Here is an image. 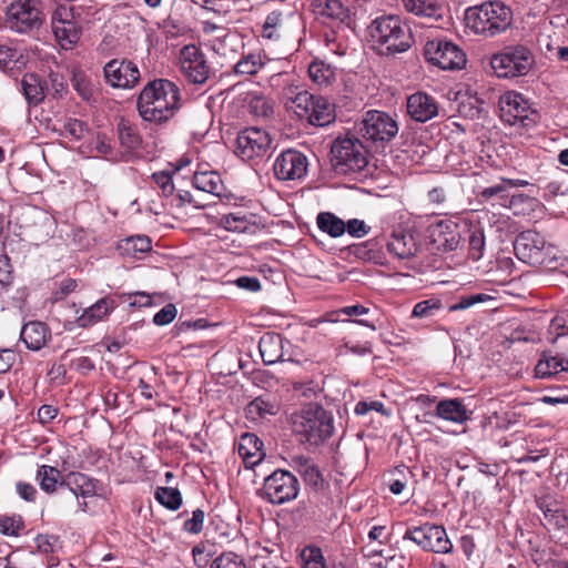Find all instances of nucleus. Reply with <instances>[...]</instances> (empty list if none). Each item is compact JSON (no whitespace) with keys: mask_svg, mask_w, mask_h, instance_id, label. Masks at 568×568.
<instances>
[{"mask_svg":"<svg viewBox=\"0 0 568 568\" xmlns=\"http://www.w3.org/2000/svg\"><path fill=\"white\" fill-rule=\"evenodd\" d=\"M212 568H246L243 559L235 552L229 551L220 555L212 564Z\"/></svg>","mask_w":568,"mask_h":568,"instance_id":"nucleus-54","label":"nucleus"},{"mask_svg":"<svg viewBox=\"0 0 568 568\" xmlns=\"http://www.w3.org/2000/svg\"><path fill=\"white\" fill-rule=\"evenodd\" d=\"M538 505L544 514L545 526L548 529L564 530L568 527V517L557 501L542 499Z\"/></svg>","mask_w":568,"mask_h":568,"instance_id":"nucleus-27","label":"nucleus"},{"mask_svg":"<svg viewBox=\"0 0 568 568\" xmlns=\"http://www.w3.org/2000/svg\"><path fill=\"white\" fill-rule=\"evenodd\" d=\"M346 231L352 236L362 237L369 232V226L362 220L353 219L346 223Z\"/></svg>","mask_w":568,"mask_h":568,"instance_id":"nucleus-63","label":"nucleus"},{"mask_svg":"<svg viewBox=\"0 0 568 568\" xmlns=\"http://www.w3.org/2000/svg\"><path fill=\"white\" fill-rule=\"evenodd\" d=\"M6 16V26L20 33L38 29L42 23L41 11L30 0L12 3Z\"/></svg>","mask_w":568,"mask_h":568,"instance_id":"nucleus-13","label":"nucleus"},{"mask_svg":"<svg viewBox=\"0 0 568 568\" xmlns=\"http://www.w3.org/2000/svg\"><path fill=\"white\" fill-rule=\"evenodd\" d=\"M300 493L296 476L284 469H276L264 479L261 496L274 505L294 500Z\"/></svg>","mask_w":568,"mask_h":568,"instance_id":"nucleus-8","label":"nucleus"},{"mask_svg":"<svg viewBox=\"0 0 568 568\" xmlns=\"http://www.w3.org/2000/svg\"><path fill=\"white\" fill-rule=\"evenodd\" d=\"M535 58L524 44H510L490 59V67L498 78L513 79L526 75L532 68Z\"/></svg>","mask_w":568,"mask_h":568,"instance_id":"nucleus-5","label":"nucleus"},{"mask_svg":"<svg viewBox=\"0 0 568 568\" xmlns=\"http://www.w3.org/2000/svg\"><path fill=\"white\" fill-rule=\"evenodd\" d=\"M283 13L280 11H273L266 17L262 26L261 36L265 40L278 41L283 34Z\"/></svg>","mask_w":568,"mask_h":568,"instance_id":"nucleus-47","label":"nucleus"},{"mask_svg":"<svg viewBox=\"0 0 568 568\" xmlns=\"http://www.w3.org/2000/svg\"><path fill=\"white\" fill-rule=\"evenodd\" d=\"M516 256L530 265H542L547 261L550 246L546 245L544 236L539 233L528 230L517 235L514 243Z\"/></svg>","mask_w":568,"mask_h":568,"instance_id":"nucleus-11","label":"nucleus"},{"mask_svg":"<svg viewBox=\"0 0 568 568\" xmlns=\"http://www.w3.org/2000/svg\"><path fill=\"white\" fill-rule=\"evenodd\" d=\"M152 179L155 184L162 190L165 196H169L174 191V185L172 183V175L168 172H155L152 174Z\"/></svg>","mask_w":568,"mask_h":568,"instance_id":"nucleus-62","label":"nucleus"},{"mask_svg":"<svg viewBox=\"0 0 568 568\" xmlns=\"http://www.w3.org/2000/svg\"><path fill=\"white\" fill-rule=\"evenodd\" d=\"M178 310L174 304H166L153 317V323L158 326L170 324L176 317Z\"/></svg>","mask_w":568,"mask_h":568,"instance_id":"nucleus-59","label":"nucleus"},{"mask_svg":"<svg viewBox=\"0 0 568 568\" xmlns=\"http://www.w3.org/2000/svg\"><path fill=\"white\" fill-rule=\"evenodd\" d=\"M180 89L168 79L150 81L141 91L136 108L148 122L161 124L172 119L180 108Z\"/></svg>","mask_w":568,"mask_h":568,"instance_id":"nucleus-1","label":"nucleus"},{"mask_svg":"<svg viewBox=\"0 0 568 568\" xmlns=\"http://www.w3.org/2000/svg\"><path fill=\"white\" fill-rule=\"evenodd\" d=\"M480 196L484 200H490L496 197L498 200V204L506 206L509 202L508 189L506 185V180H503L500 183L491 185L489 187H485L480 192Z\"/></svg>","mask_w":568,"mask_h":568,"instance_id":"nucleus-51","label":"nucleus"},{"mask_svg":"<svg viewBox=\"0 0 568 568\" xmlns=\"http://www.w3.org/2000/svg\"><path fill=\"white\" fill-rule=\"evenodd\" d=\"M64 477L59 469L49 465L40 466L36 476L40 488L48 494H53L58 487L61 488V481Z\"/></svg>","mask_w":568,"mask_h":568,"instance_id":"nucleus-37","label":"nucleus"},{"mask_svg":"<svg viewBox=\"0 0 568 568\" xmlns=\"http://www.w3.org/2000/svg\"><path fill=\"white\" fill-rule=\"evenodd\" d=\"M84 22L73 18L64 8L58 7L52 14V31L64 50L73 48L81 39Z\"/></svg>","mask_w":568,"mask_h":568,"instance_id":"nucleus-15","label":"nucleus"},{"mask_svg":"<svg viewBox=\"0 0 568 568\" xmlns=\"http://www.w3.org/2000/svg\"><path fill=\"white\" fill-rule=\"evenodd\" d=\"M308 74L311 79L320 84H328L332 77L331 68L325 65L323 62H312L308 65Z\"/></svg>","mask_w":568,"mask_h":568,"instance_id":"nucleus-52","label":"nucleus"},{"mask_svg":"<svg viewBox=\"0 0 568 568\" xmlns=\"http://www.w3.org/2000/svg\"><path fill=\"white\" fill-rule=\"evenodd\" d=\"M192 184L196 190L215 196H220L224 190L221 176L216 172H196Z\"/></svg>","mask_w":568,"mask_h":568,"instance_id":"nucleus-36","label":"nucleus"},{"mask_svg":"<svg viewBox=\"0 0 568 568\" xmlns=\"http://www.w3.org/2000/svg\"><path fill=\"white\" fill-rule=\"evenodd\" d=\"M67 4L60 6L68 13L82 22H87L98 11V2L95 0H67Z\"/></svg>","mask_w":568,"mask_h":568,"instance_id":"nucleus-41","label":"nucleus"},{"mask_svg":"<svg viewBox=\"0 0 568 568\" xmlns=\"http://www.w3.org/2000/svg\"><path fill=\"white\" fill-rule=\"evenodd\" d=\"M290 466L302 476L306 485L315 489L323 487V475L312 458L305 455H294L291 457Z\"/></svg>","mask_w":568,"mask_h":568,"instance_id":"nucleus-22","label":"nucleus"},{"mask_svg":"<svg viewBox=\"0 0 568 568\" xmlns=\"http://www.w3.org/2000/svg\"><path fill=\"white\" fill-rule=\"evenodd\" d=\"M23 523L20 517L0 516V531L7 536H18Z\"/></svg>","mask_w":568,"mask_h":568,"instance_id":"nucleus-57","label":"nucleus"},{"mask_svg":"<svg viewBox=\"0 0 568 568\" xmlns=\"http://www.w3.org/2000/svg\"><path fill=\"white\" fill-rule=\"evenodd\" d=\"M205 513L202 509H195L192 517L184 521L183 529L190 534H199L203 529Z\"/></svg>","mask_w":568,"mask_h":568,"instance_id":"nucleus-60","label":"nucleus"},{"mask_svg":"<svg viewBox=\"0 0 568 568\" xmlns=\"http://www.w3.org/2000/svg\"><path fill=\"white\" fill-rule=\"evenodd\" d=\"M463 244L468 245V255L471 260L478 261L484 255L485 235L484 230L471 224H463Z\"/></svg>","mask_w":568,"mask_h":568,"instance_id":"nucleus-30","label":"nucleus"},{"mask_svg":"<svg viewBox=\"0 0 568 568\" xmlns=\"http://www.w3.org/2000/svg\"><path fill=\"white\" fill-rule=\"evenodd\" d=\"M154 496L161 505L171 510H176L182 505V495L178 488L158 487Z\"/></svg>","mask_w":568,"mask_h":568,"instance_id":"nucleus-48","label":"nucleus"},{"mask_svg":"<svg viewBox=\"0 0 568 568\" xmlns=\"http://www.w3.org/2000/svg\"><path fill=\"white\" fill-rule=\"evenodd\" d=\"M237 452L247 468L257 465L265 456L263 442L252 433H245L240 437Z\"/></svg>","mask_w":568,"mask_h":568,"instance_id":"nucleus-23","label":"nucleus"},{"mask_svg":"<svg viewBox=\"0 0 568 568\" xmlns=\"http://www.w3.org/2000/svg\"><path fill=\"white\" fill-rule=\"evenodd\" d=\"M258 349L265 365H273L282 361L284 352L281 335L276 333L264 334L260 339Z\"/></svg>","mask_w":568,"mask_h":568,"instance_id":"nucleus-24","label":"nucleus"},{"mask_svg":"<svg viewBox=\"0 0 568 568\" xmlns=\"http://www.w3.org/2000/svg\"><path fill=\"white\" fill-rule=\"evenodd\" d=\"M105 82L116 89H132L140 81V71L134 62L112 59L103 68Z\"/></svg>","mask_w":568,"mask_h":568,"instance_id":"nucleus-16","label":"nucleus"},{"mask_svg":"<svg viewBox=\"0 0 568 568\" xmlns=\"http://www.w3.org/2000/svg\"><path fill=\"white\" fill-rule=\"evenodd\" d=\"M349 255L363 262L379 263L381 252L377 242L368 240L348 247Z\"/></svg>","mask_w":568,"mask_h":568,"instance_id":"nucleus-44","label":"nucleus"},{"mask_svg":"<svg viewBox=\"0 0 568 568\" xmlns=\"http://www.w3.org/2000/svg\"><path fill=\"white\" fill-rule=\"evenodd\" d=\"M307 168V158L294 149L283 151L273 165L275 176L282 181L302 179L306 175Z\"/></svg>","mask_w":568,"mask_h":568,"instance_id":"nucleus-17","label":"nucleus"},{"mask_svg":"<svg viewBox=\"0 0 568 568\" xmlns=\"http://www.w3.org/2000/svg\"><path fill=\"white\" fill-rule=\"evenodd\" d=\"M424 57L433 65L443 70H460L466 64V54L454 42L433 39L424 47Z\"/></svg>","mask_w":568,"mask_h":568,"instance_id":"nucleus-9","label":"nucleus"},{"mask_svg":"<svg viewBox=\"0 0 568 568\" xmlns=\"http://www.w3.org/2000/svg\"><path fill=\"white\" fill-rule=\"evenodd\" d=\"M50 337V332L47 325L42 322H29L23 325L20 338L24 342L26 346L31 351H39Z\"/></svg>","mask_w":568,"mask_h":568,"instance_id":"nucleus-25","label":"nucleus"},{"mask_svg":"<svg viewBox=\"0 0 568 568\" xmlns=\"http://www.w3.org/2000/svg\"><path fill=\"white\" fill-rule=\"evenodd\" d=\"M499 114L504 123L515 126H528L534 122L530 115L534 112L523 94L509 91L499 98Z\"/></svg>","mask_w":568,"mask_h":568,"instance_id":"nucleus-12","label":"nucleus"},{"mask_svg":"<svg viewBox=\"0 0 568 568\" xmlns=\"http://www.w3.org/2000/svg\"><path fill=\"white\" fill-rule=\"evenodd\" d=\"M62 128L64 135L75 141L85 139L90 133V128L85 122L73 118L67 119Z\"/></svg>","mask_w":568,"mask_h":568,"instance_id":"nucleus-49","label":"nucleus"},{"mask_svg":"<svg viewBox=\"0 0 568 568\" xmlns=\"http://www.w3.org/2000/svg\"><path fill=\"white\" fill-rule=\"evenodd\" d=\"M463 225L452 221H439L430 226L433 244L442 252H453L463 246Z\"/></svg>","mask_w":568,"mask_h":568,"instance_id":"nucleus-18","label":"nucleus"},{"mask_svg":"<svg viewBox=\"0 0 568 568\" xmlns=\"http://www.w3.org/2000/svg\"><path fill=\"white\" fill-rule=\"evenodd\" d=\"M317 12L338 27H349L351 24L349 10L339 0H325L324 2H320L317 4Z\"/></svg>","mask_w":568,"mask_h":568,"instance_id":"nucleus-28","label":"nucleus"},{"mask_svg":"<svg viewBox=\"0 0 568 568\" xmlns=\"http://www.w3.org/2000/svg\"><path fill=\"white\" fill-rule=\"evenodd\" d=\"M220 225L230 232L253 233L256 229L253 214L233 212L222 215Z\"/></svg>","mask_w":568,"mask_h":568,"instance_id":"nucleus-31","label":"nucleus"},{"mask_svg":"<svg viewBox=\"0 0 568 568\" xmlns=\"http://www.w3.org/2000/svg\"><path fill=\"white\" fill-rule=\"evenodd\" d=\"M271 143L270 134L265 130L246 128L237 135L236 153L246 161L263 158L271 150Z\"/></svg>","mask_w":568,"mask_h":568,"instance_id":"nucleus-14","label":"nucleus"},{"mask_svg":"<svg viewBox=\"0 0 568 568\" xmlns=\"http://www.w3.org/2000/svg\"><path fill=\"white\" fill-rule=\"evenodd\" d=\"M316 222L318 229L332 237H338L346 232V223L331 212H321Z\"/></svg>","mask_w":568,"mask_h":568,"instance_id":"nucleus-45","label":"nucleus"},{"mask_svg":"<svg viewBox=\"0 0 568 568\" xmlns=\"http://www.w3.org/2000/svg\"><path fill=\"white\" fill-rule=\"evenodd\" d=\"M121 146L128 151H134L142 144V138L136 128L125 120H121L116 128Z\"/></svg>","mask_w":568,"mask_h":568,"instance_id":"nucleus-42","label":"nucleus"},{"mask_svg":"<svg viewBox=\"0 0 568 568\" xmlns=\"http://www.w3.org/2000/svg\"><path fill=\"white\" fill-rule=\"evenodd\" d=\"M386 247L394 257L409 260L417 254L419 244L412 232L398 229L393 231Z\"/></svg>","mask_w":568,"mask_h":568,"instance_id":"nucleus-21","label":"nucleus"},{"mask_svg":"<svg viewBox=\"0 0 568 568\" xmlns=\"http://www.w3.org/2000/svg\"><path fill=\"white\" fill-rule=\"evenodd\" d=\"M369 410H376L379 413L385 414L384 405L381 402L373 400V402H358L355 406V414L358 416H363L367 414Z\"/></svg>","mask_w":568,"mask_h":568,"instance_id":"nucleus-64","label":"nucleus"},{"mask_svg":"<svg viewBox=\"0 0 568 568\" xmlns=\"http://www.w3.org/2000/svg\"><path fill=\"white\" fill-rule=\"evenodd\" d=\"M294 81V75L288 72H280L270 77V87L280 97L281 93Z\"/></svg>","mask_w":568,"mask_h":568,"instance_id":"nucleus-58","label":"nucleus"},{"mask_svg":"<svg viewBox=\"0 0 568 568\" xmlns=\"http://www.w3.org/2000/svg\"><path fill=\"white\" fill-rule=\"evenodd\" d=\"M265 64L261 52H248L234 64L233 71L237 75L256 74Z\"/></svg>","mask_w":568,"mask_h":568,"instance_id":"nucleus-40","label":"nucleus"},{"mask_svg":"<svg viewBox=\"0 0 568 568\" xmlns=\"http://www.w3.org/2000/svg\"><path fill=\"white\" fill-rule=\"evenodd\" d=\"M68 488L74 499H88L98 496L100 481L79 471H70L61 481V488Z\"/></svg>","mask_w":568,"mask_h":568,"instance_id":"nucleus-20","label":"nucleus"},{"mask_svg":"<svg viewBox=\"0 0 568 568\" xmlns=\"http://www.w3.org/2000/svg\"><path fill=\"white\" fill-rule=\"evenodd\" d=\"M179 70L185 81L204 84L212 72L204 52L195 44H186L179 52Z\"/></svg>","mask_w":568,"mask_h":568,"instance_id":"nucleus-10","label":"nucleus"},{"mask_svg":"<svg viewBox=\"0 0 568 568\" xmlns=\"http://www.w3.org/2000/svg\"><path fill=\"white\" fill-rule=\"evenodd\" d=\"M151 250V240L144 235L130 236L121 240L116 245V251L122 256L138 258L139 254Z\"/></svg>","mask_w":568,"mask_h":568,"instance_id":"nucleus-34","label":"nucleus"},{"mask_svg":"<svg viewBox=\"0 0 568 568\" xmlns=\"http://www.w3.org/2000/svg\"><path fill=\"white\" fill-rule=\"evenodd\" d=\"M115 304L112 298L104 297L97 303L85 308L83 313L77 318L78 326L89 327L97 322L103 320L113 308Z\"/></svg>","mask_w":568,"mask_h":568,"instance_id":"nucleus-29","label":"nucleus"},{"mask_svg":"<svg viewBox=\"0 0 568 568\" xmlns=\"http://www.w3.org/2000/svg\"><path fill=\"white\" fill-rule=\"evenodd\" d=\"M292 429L301 443L320 445L332 436L333 418L322 406L311 404L294 415Z\"/></svg>","mask_w":568,"mask_h":568,"instance_id":"nucleus-3","label":"nucleus"},{"mask_svg":"<svg viewBox=\"0 0 568 568\" xmlns=\"http://www.w3.org/2000/svg\"><path fill=\"white\" fill-rule=\"evenodd\" d=\"M303 568H326L325 559L318 547H310Z\"/></svg>","mask_w":568,"mask_h":568,"instance_id":"nucleus-61","label":"nucleus"},{"mask_svg":"<svg viewBox=\"0 0 568 568\" xmlns=\"http://www.w3.org/2000/svg\"><path fill=\"white\" fill-rule=\"evenodd\" d=\"M467 27L476 34L493 38L505 32L513 22V11L495 0L469 7L465 11Z\"/></svg>","mask_w":568,"mask_h":568,"instance_id":"nucleus-2","label":"nucleus"},{"mask_svg":"<svg viewBox=\"0 0 568 568\" xmlns=\"http://www.w3.org/2000/svg\"><path fill=\"white\" fill-rule=\"evenodd\" d=\"M242 47L243 42L235 33L225 34L223 38L219 39L214 44L215 50L222 55H226L229 49L233 52H236L237 49Z\"/></svg>","mask_w":568,"mask_h":568,"instance_id":"nucleus-53","label":"nucleus"},{"mask_svg":"<svg viewBox=\"0 0 568 568\" xmlns=\"http://www.w3.org/2000/svg\"><path fill=\"white\" fill-rule=\"evenodd\" d=\"M286 108L287 111L293 112L294 109H300L302 104L307 105V101L311 99V93L306 90H302L298 85L295 84V80L281 93L278 97Z\"/></svg>","mask_w":568,"mask_h":568,"instance_id":"nucleus-38","label":"nucleus"},{"mask_svg":"<svg viewBox=\"0 0 568 568\" xmlns=\"http://www.w3.org/2000/svg\"><path fill=\"white\" fill-rule=\"evenodd\" d=\"M436 413L438 417L454 423H464L468 419L465 406L457 398L440 400L437 404Z\"/></svg>","mask_w":568,"mask_h":568,"instance_id":"nucleus-35","label":"nucleus"},{"mask_svg":"<svg viewBox=\"0 0 568 568\" xmlns=\"http://www.w3.org/2000/svg\"><path fill=\"white\" fill-rule=\"evenodd\" d=\"M280 412V405L271 396H258L245 408L247 418L257 422L275 416Z\"/></svg>","mask_w":568,"mask_h":568,"instance_id":"nucleus-26","label":"nucleus"},{"mask_svg":"<svg viewBox=\"0 0 568 568\" xmlns=\"http://www.w3.org/2000/svg\"><path fill=\"white\" fill-rule=\"evenodd\" d=\"M21 90L27 101L32 104L40 103L45 97L44 85L40 77L34 73H27L23 75L21 80Z\"/></svg>","mask_w":568,"mask_h":568,"instance_id":"nucleus-39","label":"nucleus"},{"mask_svg":"<svg viewBox=\"0 0 568 568\" xmlns=\"http://www.w3.org/2000/svg\"><path fill=\"white\" fill-rule=\"evenodd\" d=\"M331 162L338 174L361 172L368 163L363 141L358 136L336 139L331 148Z\"/></svg>","mask_w":568,"mask_h":568,"instance_id":"nucleus-6","label":"nucleus"},{"mask_svg":"<svg viewBox=\"0 0 568 568\" xmlns=\"http://www.w3.org/2000/svg\"><path fill=\"white\" fill-rule=\"evenodd\" d=\"M371 36L379 44L381 51L388 54L408 50L413 40L409 29L396 16L375 19L371 26Z\"/></svg>","mask_w":568,"mask_h":568,"instance_id":"nucleus-4","label":"nucleus"},{"mask_svg":"<svg viewBox=\"0 0 568 568\" xmlns=\"http://www.w3.org/2000/svg\"><path fill=\"white\" fill-rule=\"evenodd\" d=\"M426 540L427 545H425L424 548L426 551L449 554L453 549V544L448 539L447 532L443 526L428 524Z\"/></svg>","mask_w":568,"mask_h":568,"instance_id":"nucleus-33","label":"nucleus"},{"mask_svg":"<svg viewBox=\"0 0 568 568\" xmlns=\"http://www.w3.org/2000/svg\"><path fill=\"white\" fill-rule=\"evenodd\" d=\"M489 300H493V297L484 293L462 296L457 303L449 306V312L466 310L474 306L477 303H481Z\"/></svg>","mask_w":568,"mask_h":568,"instance_id":"nucleus-55","label":"nucleus"},{"mask_svg":"<svg viewBox=\"0 0 568 568\" xmlns=\"http://www.w3.org/2000/svg\"><path fill=\"white\" fill-rule=\"evenodd\" d=\"M443 308V303L438 298H428L415 304L412 317L427 318L434 316Z\"/></svg>","mask_w":568,"mask_h":568,"instance_id":"nucleus-50","label":"nucleus"},{"mask_svg":"<svg viewBox=\"0 0 568 568\" xmlns=\"http://www.w3.org/2000/svg\"><path fill=\"white\" fill-rule=\"evenodd\" d=\"M355 132L366 142H389L398 132L397 122L386 112L371 110L355 124Z\"/></svg>","mask_w":568,"mask_h":568,"instance_id":"nucleus-7","label":"nucleus"},{"mask_svg":"<svg viewBox=\"0 0 568 568\" xmlns=\"http://www.w3.org/2000/svg\"><path fill=\"white\" fill-rule=\"evenodd\" d=\"M428 530V523L418 527L408 528L403 536L404 540H410L419 546L423 550L427 545L426 535Z\"/></svg>","mask_w":568,"mask_h":568,"instance_id":"nucleus-56","label":"nucleus"},{"mask_svg":"<svg viewBox=\"0 0 568 568\" xmlns=\"http://www.w3.org/2000/svg\"><path fill=\"white\" fill-rule=\"evenodd\" d=\"M405 9L418 17L439 20L443 17V7L437 0H402Z\"/></svg>","mask_w":568,"mask_h":568,"instance_id":"nucleus-32","label":"nucleus"},{"mask_svg":"<svg viewBox=\"0 0 568 568\" xmlns=\"http://www.w3.org/2000/svg\"><path fill=\"white\" fill-rule=\"evenodd\" d=\"M560 372H568V359L557 356L540 359L535 368L536 376L540 378L550 377Z\"/></svg>","mask_w":568,"mask_h":568,"instance_id":"nucleus-46","label":"nucleus"},{"mask_svg":"<svg viewBox=\"0 0 568 568\" xmlns=\"http://www.w3.org/2000/svg\"><path fill=\"white\" fill-rule=\"evenodd\" d=\"M312 110L313 125L325 126L335 119L334 105L322 95H317V98H315V104Z\"/></svg>","mask_w":568,"mask_h":568,"instance_id":"nucleus-43","label":"nucleus"},{"mask_svg":"<svg viewBox=\"0 0 568 568\" xmlns=\"http://www.w3.org/2000/svg\"><path fill=\"white\" fill-rule=\"evenodd\" d=\"M406 109L410 119L419 123L430 121L439 113L437 100L423 91H417L407 97Z\"/></svg>","mask_w":568,"mask_h":568,"instance_id":"nucleus-19","label":"nucleus"}]
</instances>
